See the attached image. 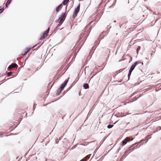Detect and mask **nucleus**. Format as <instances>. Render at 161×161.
I'll list each match as a JSON object with an SVG mask.
<instances>
[{
    "instance_id": "c03bdc74",
    "label": "nucleus",
    "mask_w": 161,
    "mask_h": 161,
    "mask_svg": "<svg viewBox=\"0 0 161 161\" xmlns=\"http://www.w3.org/2000/svg\"><path fill=\"white\" fill-rule=\"evenodd\" d=\"M151 57L152 56H153V54L152 53H151Z\"/></svg>"
},
{
    "instance_id": "4468645a",
    "label": "nucleus",
    "mask_w": 161,
    "mask_h": 161,
    "mask_svg": "<svg viewBox=\"0 0 161 161\" xmlns=\"http://www.w3.org/2000/svg\"><path fill=\"white\" fill-rule=\"evenodd\" d=\"M50 30V28L48 27L47 29L44 31V32L43 33L44 34H46L45 35L47 36V35L49 33V31Z\"/></svg>"
},
{
    "instance_id": "37998d69",
    "label": "nucleus",
    "mask_w": 161,
    "mask_h": 161,
    "mask_svg": "<svg viewBox=\"0 0 161 161\" xmlns=\"http://www.w3.org/2000/svg\"><path fill=\"white\" fill-rule=\"evenodd\" d=\"M108 49V51H109V53H110V49Z\"/></svg>"
},
{
    "instance_id": "79ce46f5",
    "label": "nucleus",
    "mask_w": 161,
    "mask_h": 161,
    "mask_svg": "<svg viewBox=\"0 0 161 161\" xmlns=\"http://www.w3.org/2000/svg\"><path fill=\"white\" fill-rule=\"evenodd\" d=\"M145 59L146 60H148V58H146Z\"/></svg>"
},
{
    "instance_id": "cd10ccee",
    "label": "nucleus",
    "mask_w": 161,
    "mask_h": 161,
    "mask_svg": "<svg viewBox=\"0 0 161 161\" xmlns=\"http://www.w3.org/2000/svg\"><path fill=\"white\" fill-rule=\"evenodd\" d=\"M36 104L34 103V104L33 106V111H34V110L35 109V108L36 107Z\"/></svg>"
},
{
    "instance_id": "864d4df0",
    "label": "nucleus",
    "mask_w": 161,
    "mask_h": 161,
    "mask_svg": "<svg viewBox=\"0 0 161 161\" xmlns=\"http://www.w3.org/2000/svg\"><path fill=\"white\" fill-rule=\"evenodd\" d=\"M18 158V157H17V158H16V159H17Z\"/></svg>"
},
{
    "instance_id": "f257e3e1",
    "label": "nucleus",
    "mask_w": 161,
    "mask_h": 161,
    "mask_svg": "<svg viewBox=\"0 0 161 161\" xmlns=\"http://www.w3.org/2000/svg\"><path fill=\"white\" fill-rule=\"evenodd\" d=\"M132 147H131V146L126 151L125 153L124 154H123V155L121 157L120 159V161H122V160H123L124 158H126L127 155L131 152L133 151L134 149H135V147L131 148Z\"/></svg>"
},
{
    "instance_id": "6e6552de",
    "label": "nucleus",
    "mask_w": 161,
    "mask_h": 161,
    "mask_svg": "<svg viewBox=\"0 0 161 161\" xmlns=\"http://www.w3.org/2000/svg\"><path fill=\"white\" fill-rule=\"evenodd\" d=\"M106 32L105 31H103L99 35V37H98L97 39L101 40L104 38L105 36L106 35Z\"/></svg>"
},
{
    "instance_id": "ddd939ff",
    "label": "nucleus",
    "mask_w": 161,
    "mask_h": 161,
    "mask_svg": "<svg viewBox=\"0 0 161 161\" xmlns=\"http://www.w3.org/2000/svg\"><path fill=\"white\" fill-rule=\"evenodd\" d=\"M83 87L85 89H88L89 88V86L88 84L85 83L83 85Z\"/></svg>"
},
{
    "instance_id": "e433bc0d",
    "label": "nucleus",
    "mask_w": 161,
    "mask_h": 161,
    "mask_svg": "<svg viewBox=\"0 0 161 161\" xmlns=\"http://www.w3.org/2000/svg\"><path fill=\"white\" fill-rule=\"evenodd\" d=\"M38 44H36L35 45H34V46H33L32 47V48H34L35 47H36L37 45Z\"/></svg>"
},
{
    "instance_id": "9b49d317",
    "label": "nucleus",
    "mask_w": 161,
    "mask_h": 161,
    "mask_svg": "<svg viewBox=\"0 0 161 161\" xmlns=\"http://www.w3.org/2000/svg\"><path fill=\"white\" fill-rule=\"evenodd\" d=\"M63 7L62 4H60L58 7L56 8V11L57 12H58Z\"/></svg>"
},
{
    "instance_id": "393cba45",
    "label": "nucleus",
    "mask_w": 161,
    "mask_h": 161,
    "mask_svg": "<svg viewBox=\"0 0 161 161\" xmlns=\"http://www.w3.org/2000/svg\"><path fill=\"white\" fill-rule=\"evenodd\" d=\"M12 75V72H8L7 73V75L8 76H10Z\"/></svg>"
},
{
    "instance_id": "bb28decb",
    "label": "nucleus",
    "mask_w": 161,
    "mask_h": 161,
    "mask_svg": "<svg viewBox=\"0 0 161 161\" xmlns=\"http://www.w3.org/2000/svg\"><path fill=\"white\" fill-rule=\"evenodd\" d=\"M4 9L3 8L0 9V14H1L2 13H3Z\"/></svg>"
},
{
    "instance_id": "052dcab7",
    "label": "nucleus",
    "mask_w": 161,
    "mask_h": 161,
    "mask_svg": "<svg viewBox=\"0 0 161 161\" xmlns=\"http://www.w3.org/2000/svg\"><path fill=\"white\" fill-rule=\"evenodd\" d=\"M142 65H143V63H142Z\"/></svg>"
},
{
    "instance_id": "b1692460",
    "label": "nucleus",
    "mask_w": 161,
    "mask_h": 161,
    "mask_svg": "<svg viewBox=\"0 0 161 161\" xmlns=\"http://www.w3.org/2000/svg\"><path fill=\"white\" fill-rule=\"evenodd\" d=\"M141 48V47L140 46H138V47L137 49H136V52L137 54L138 53V51L140 50Z\"/></svg>"
},
{
    "instance_id": "aec40b11",
    "label": "nucleus",
    "mask_w": 161,
    "mask_h": 161,
    "mask_svg": "<svg viewBox=\"0 0 161 161\" xmlns=\"http://www.w3.org/2000/svg\"><path fill=\"white\" fill-rule=\"evenodd\" d=\"M142 96V95H140L138 97H137V98H136V97H134L133 98V100L131 102H133L136 100H137V99H138L140 97H141Z\"/></svg>"
},
{
    "instance_id": "13d9d810",
    "label": "nucleus",
    "mask_w": 161,
    "mask_h": 161,
    "mask_svg": "<svg viewBox=\"0 0 161 161\" xmlns=\"http://www.w3.org/2000/svg\"><path fill=\"white\" fill-rule=\"evenodd\" d=\"M128 3H129V0H128Z\"/></svg>"
},
{
    "instance_id": "de8ad7c7",
    "label": "nucleus",
    "mask_w": 161,
    "mask_h": 161,
    "mask_svg": "<svg viewBox=\"0 0 161 161\" xmlns=\"http://www.w3.org/2000/svg\"><path fill=\"white\" fill-rule=\"evenodd\" d=\"M17 60H18V58H17L16 59V60H15V61H17Z\"/></svg>"
},
{
    "instance_id": "bf43d9fd",
    "label": "nucleus",
    "mask_w": 161,
    "mask_h": 161,
    "mask_svg": "<svg viewBox=\"0 0 161 161\" xmlns=\"http://www.w3.org/2000/svg\"><path fill=\"white\" fill-rule=\"evenodd\" d=\"M40 46H39L38 47V48Z\"/></svg>"
},
{
    "instance_id": "603ef678",
    "label": "nucleus",
    "mask_w": 161,
    "mask_h": 161,
    "mask_svg": "<svg viewBox=\"0 0 161 161\" xmlns=\"http://www.w3.org/2000/svg\"><path fill=\"white\" fill-rule=\"evenodd\" d=\"M87 68V67H86L85 68V69Z\"/></svg>"
},
{
    "instance_id": "a878e982",
    "label": "nucleus",
    "mask_w": 161,
    "mask_h": 161,
    "mask_svg": "<svg viewBox=\"0 0 161 161\" xmlns=\"http://www.w3.org/2000/svg\"><path fill=\"white\" fill-rule=\"evenodd\" d=\"M30 48H26V51L25 52L27 53L30 51Z\"/></svg>"
},
{
    "instance_id": "c9c22d12",
    "label": "nucleus",
    "mask_w": 161,
    "mask_h": 161,
    "mask_svg": "<svg viewBox=\"0 0 161 161\" xmlns=\"http://www.w3.org/2000/svg\"><path fill=\"white\" fill-rule=\"evenodd\" d=\"M57 95H59L61 93H60L58 91H57Z\"/></svg>"
},
{
    "instance_id": "5fc2aeb1",
    "label": "nucleus",
    "mask_w": 161,
    "mask_h": 161,
    "mask_svg": "<svg viewBox=\"0 0 161 161\" xmlns=\"http://www.w3.org/2000/svg\"><path fill=\"white\" fill-rule=\"evenodd\" d=\"M20 160V159L19 160H18V161H19Z\"/></svg>"
},
{
    "instance_id": "423d86ee",
    "label": "nucleus",
    "mask_w": 161,
    "mask_h": 161,
    "mask_svg": "<svg viewBox=\"0 0 161 161\" xmlns=\"http://www.w3.org/2000/svg\"><path fill=\"white\" fill-rule=\"evenodd\" d=\"M89 34V32H86L85 34H81L80 36V39L79 40L82 39V41L83 40H84V41L86 39Z\"/></svg>"
},
{
    "instance_id": "e2e57ef3",
    "label": "nucleus",
    "mask_w": 161,
    "mask_h": 161,
    "mask_svg": "<svg viewBox=\"0 0 161 161\" xmlns=\"http://www.w3.org/2000/svg\"><path fill=\"white\" fill-rule=\"evenodd\" d=\"M69 1V0H68Z\"/></svg>"
},
{
    "instance_id": "6ab92c4d",
    "label": "nucleus",
    "mask_w": 161,
    "mask_h": 161,
    "mask_svg": "<svg viewBox=\"0 0 161 161\" xmlns=\"http://www.w3.org/2000/svg\"><path fill=\"white\" fill-rule=\"evenodd\" d=\"M56 23H59V24H58L57 25V27H58L59 26H60L63 23V22H61L59 21H55Z\"/></svg>"
},
{
    "instance_id": "5701e85b",
    "label": "nucleus",
    "mask_w": 161,
    "mask_h": 161,
    "mask_svg": "<svg viewBox=\"0 0 161 161\" xmlns=\"http://www.w3.org/2000/svg\"><path fill=\"white\" fill-rule=\"evenodd\" d=\"M114 126V125H108L107 126V128L108 129H111Z\"/></svg>"
},
{
    "instance_id": "49530a36",
    "label": "nucleus",
    "mask_w": 161,
    "mask_h": 161,
    "mask_svg": "<svg viewBox=\"0 0 161 161\" xmlns=\"http://www.w3.org/2000/svg\"><path fill=\"white\" fill-rule=\"evenodd\" d=\"M20 68H21V67H20L19 68V69H19V70H20Z\"/></svg>"
},
{
    "instance_id": "f704fd0d",
    "label": "nucleus",
    "mask_w": 161,
    "mask_h": 161,
    "mask_svg": "<svg viewBox=\"0 0 161 161\" xmlns=\"http://www.w3.org/2000/svg\"><path fill=\"white\" fill-rule=\"evenodd\" d=\"M59 142V141H58V140L57 139L55 143L56 144H58Z\"/></svg>"
},
{
    "instance_id": "2f4dec72",
    "label": "nucleus",
    "mask_w": 161,
    "mask_h": 161,
    "mask_svg": "<svg viewBox=\"0 0 161 161\" xmlns=\"http://www.w3.org/2000/svg\"><path fill=\"white\" fill-rule=\"evenodd\" d=\"M137 92H133L132 94L130 96V97H132V96H133L134 95L136 94V93H137Z\"/></svg>"
},
{
    "instance_id": "4be33fe9",
    "label": "nucleus",
    "mask_w": 161,
    "mask_h": 161,
    "mask_svg": "<svg viewBox=\"0 0 161 161\" xmlns=\"http://www.w3.org/2000/svg\"><path fill=\"white\" fill-rule=\"evenodd\" d=\"M91 154H89L87 156H86L85 158L86 159L85 161H86L87 160H88L90 158Z\"/></svg>"
},
{
    "instance_id": "a211bd4d",
    "label": "nucleus",
    "mask_w": 161,
    "mask_h": 161,
    "mask_svg": "<svg viewBox=\"0 0 161 161\" xmlns=\"http://www.w3.org/2000/svg\"><path fill=\"white\" fill-rule=\"evenodd\" d=\"M69 2L68 0H64L63 1L62 3V5L63 4L64 5H66Z\"/></svg>"
},
{
    "instance_id": "f03ea898",
    "label": "nucleus",
    "mask_w": 161,
    "mask_h": 161,
    "mask_svg": "<svg viewBox=\"0 0 161 161\" xmlns=\"http://www.w3.org/2000/svg\"><path fill=\"white\" fill-rule=\"evenodd\" d=\"M69 77L66 80L64 81L63 83L62 84L61 86L58 88V91L60 93H61L62 91L63 90L64 88L67 85L69 80Z\"/></svg>"
},
{
    "instance_id": "a19ab883",
    "label": "nucleus",
    "mask_w": 161,
    "mask_h": 161,
    "mask_svg": "<svg viewBox=\"0 0 161 161\" xmlns=\"http://www.w3.org/2000/svg\"><path fill=\"white\" fill-rule=\"evenodd\" d=\"M97 73H96L92 77H91V78L94 75H95L97 74Z\"/></svg>"
},
{
    "instance_id": "dca6fc26",
    "label": "nucleus",
    "mask_w": 161,
    "mask_h": 161,
    "mask_svg": "<svg viewBox=\"0 0 161 161\" xmlns=\"http://www.w3.org/2000/svg\"><path fill=\"white\" fill-rule=\"evenodd\" d=\"M132 71H131V70L130 69L129 70V73H128V80H127V81H128V80H129L130 78V76L131 75Z\"/></svg>"
},
{
    "instance_id": "9d476101",
    "label": "nucleus",
    "mask_w": 161,
    "mask_h": 161,
    "mask_svg": "<svg viewBox=\"0 0 161 161\" xmlns=\"http://www.w3.org/2000/svg\"><path fill=\"white\" fill-rule=\"evenodd\" d=\"M18 65L16 64L13 63L10 65L8 67V69H11L13 68L17 67Z\"/></svg>"
},
{
    "instance_id": "4d7b16f0",
    "label": "nucleus",
    "mask_w": 161,
    "mask_h": 161,
    "mask_svg": "<svg viewBox=\"0 0 161 161\" xmlns=\"http://www.w3.org/2000/svg\"><path fill=\"white\" fill-rule=\"evenodd\" d=\"M80 95V93H79V95Z\"/></svg>"
},
{
    "instance_id": "72a5a7b5",
    "label": "nucleus",
    "mask_w": 161,
    "mask_h": 161,
    "mask_svg": "<svg viewBox=\"0 0 161 161\" xmlns=\"http://www.w3.org/2000/svg\"><path fill=\"white\" fill-rule=\"evenodd\" d=\"M58 29V27H57V26L54 29V31H55V32H56Z\"/></svg>"
},
{
    "instance_id": "f8f14e48",
    "label": "nucleus",
    "mask_w": 161,
    "mask_h": 161,
    "mask_svg": "<svg viewBox=\"0 0 161 161\" xmlns=\"http://www.w3.org/2000/svg\"><path fill=\"white\" fill-rule=\"evenodd\" d=\"M80 3H79L77 7L75 8L74 12L78 13L80 11Z\"/></svg>"
},
{
    "instance_id": "1a4fd4ad",
    "label": "nucleus",
    "mask_w": 161,
    "mask_h": 161,
    "mask_svg": "<svg viewBox=\"0 0 161 161\" xmlns=\"http://www.w3.org/2000/svg\"><path fill=\"white\" fill-rule=\"evenodd\" d=\"M148 141V140H147V139H145V140L143 139V140H141V141H140V142H137V143H135L134 144H133V145H131V147H133L135 145H136L137 144L142 143V144H143L144 143V142L145 141V143H147V142Z\"/></svg>"
},
{
    "instance_id": "39448f33",
    "label": "nucleus",
    "mask_w": 161,
    "mask_h": 161,
    "mask_svg": "<svg viewBox=\"0 0 161 161\" xmlns=\"http://www.w3.org/2000/svg\"><path fill=\"white\" fill-rule=\"evenodd\" d=\"M98 40H96V41H95L94 43L95 45L92 47V50L90 52V53H93L94 50L97 48V46L98 45V44L100 43L101 40H100V39Z\"/></svg>"
},
{
    "instance_id": "ea45409f",
    "label": "nucleus",
    "mask_w": 161,
    "mask_h": 161,
    "mask_svg": "<svg viewBox=\"0 0 161 161\" xmlns=\"http://www.w3.org/2000/svg\"><path fill=\"white\" fill-rule=\"evenodd\" d=\"M124 24H121V25H119V27L120 28H121V26L123 25Z\"/></svg>"
},
{
    "instance_id": "20e7f679",
    "label": "nucleus",
    "mask_w": 161,
    "mask_h": 161,
    "mask_svg": "<svg viewBox=\"0 0 161 161\" xmlns=\"http://www.w3.org/2000/svg\"><path fill=\"white\" fill-rule=\"evenodd\" d=\"M133 139L132 138V137H126L122 142V146L125 145L128 142H129L130 141H132Z\"/></svg>"
},
{
    "instance_id": "8fccbe9b",
    "label": "nucleus",
    "mask_w": 161,
    "mask_h": 161,
    "mask_svg": "<svg viewBox=\"0 0 161 161\" xmlns=\"http://www.w3.org/2000/svg\"><path fill=\"white\" fill-rule=\"evenodd\" d=\"M75 148V147L74 146L73 147V148Z\"/></svg>"
},
{
    "instance_id": "412c9836",
    "label": "nucleus",
    "mask_w": 161,
    "mask_h": 161,
    "mask_svg": "<svg viewBox=\"0 0 161 161\" xmlns=\"http://www.w3.org/2000/svg\"><path fill=\"white\" fill-rule=\"evenodd\" d=\"M78 13L74 12V13L72 15V18H73L74 19H75V17L77 15Z\"/></svg>"
},
{
    "instance_id": "58836bf2",
    "label": "nucleus",
    "mask_w": 161,
    "mask_h": 161,
    "mask_svg": "<svg viewBox=\"0 0 161 161\" xmlns=\"http://www.w3.org/2000/svg\"><path fill=\"white\" fill-rule=\"evenodd\" d=\"M120 148H119V149H118V151H117V153H118L119 150H120Z\"/></svg>"
},
{
    "instance_id": "7c9ffc66",
    "label": "nucleus",
    "mask_w": 161,
    "mask_h": 161,
    "mask_svg": "<svg viewBox=\"0 0 161 161\" xmlns=\"http://www.w3.org/2000/svg\"><path fill=\"white\" fill-rule=\"evenodd\" d=\"M157 130H161V126H158L157 128Z\"/></svg>"
},
{
    "instance_id": "6e6d98bb",
    "label": "nucleus",
    "mask_w": 161,
    "mask_h": 161,
    "mask_svg": "<svg viewBox=\"0 0 161 161\" xmlns=\"http://www.w3.org/2000/svg\"><path fill=\"white\" fill-rule=\"evenodd\" d=\"M108 32H107V35L108 34Z\"/></svg>"
},
{
    "instance_id": "a18cd8bd",
    "label": "nucleus",
    "mask_w": 161,
    "mask_h": 161,
    "mask_svg": "<svg viewBox=\"0 0 161 161\" xmlns=\"http://www.w3.org/2000/svg\"><path fill=\"white\" fill-rule=\"evenodd\" d=\"M114 22H116V20H114Z\"/></svg>"
},
{
    "instance_id": "c85d7f7f",
    "label": "nucleus",
    "mask_w": 161,
    "mask_h": 161,
    "mask_svg": "<svg viewBox=\"0 0 161 161\" xmlns=\"http://www.w3.org/2000/svg\"><path fill=\"white\" fill-rule=\"evenodd\" d=\"M137 144V145L136 146H135V147H134L133 148L135 147V149H136V148H139V147H140L141 145H139V146H138V144Z\"/></svg>"
},
{
    "instance_id": "4c0bfd02",
    "label": "nucleus",
    "mask_w": 161,
    "mask_h": 161,
    "mask_svg": "<svg viewBox=\"0 0 161 161\" xmlns=\"http://www.w3.org/2000/svg\"><path fill=\"white\" fill-rule=\"evenodd\" d=\"M62 138V136H61V137H60L59 138V140H60Z\"/></svg>"
},
{
    "instance_id": "f3484780",
    "label": "nucleus",
    "mask_w": 161,
    "mask_h": 161,
    "mask_svg": "<svg viewBox=\"0 0 161 161\" xmlns=\"http://www.w3.org/2000/svg\"><path fill=\"white\" fill-rule=\"evenodd\" d=\"M45 35L46 34H44V33H43V34L42 35L40 38L39 39L40 40H42L44 38L47 37V36H46Z\"/></svg>"
},
{
    "instance_id": "7ed1b4c3",
    "label": "nucleus",
    "mask_w": 161,
    "mask_h": 161,
    "mask_svg": "<svg viewBox=\"0 0 161 161\" xmlns=\"http://www.w3.org/2000/svg\"><path fill=\"white\" fill-rule=\"evenodd\" d=\"M67 16V14H65V13H62L61 15L58 18L57 21L61 22H63L65 20Z\"/></svg>"
},
{
    "instance_id": "680f3d73",
    "label": "nucleus",
    "mask_w": 161,
    "mask_h": 161,
    "mask_svg": "<svg viewBox=\"0 0 161 161\" xmlns=\"http://www.w3.org/2000/svg\"><path fill=\"white\" fill-rule=\"evenodd\" d=\"M97 69V67H96V68H95V69Z\"/></svg>"
},
{
    "instance_id": "09e8293b",
    "label": "nucleus",
    "mask_w": 161,
    "mask_h": 161,
    "mask_svg": "<svg viewBox=\"0 0 161 161\" xmlns=\"http://www.w3.org/2000/svg\"><path fill=\"white\" fill-rule=\"evenodd\" d=\"M64 140H67V139H66V138H65L64 139Z\"/></svg>"
},
{
    "instance_id": "0eeeda50",
    "label": "nucleus",
    "mask_w": 161,
    "mask_h": 161,
    "mask_svg": "<svg viewBox=\"0 0 161 161\" xmlns=\"http://www.w3.org/2000/svg\"><path fill=\"white\" fill-rule=\"evenodd\" d=\"M141 63L140 62H139V61H136L135 62L134 64H133L131 66L130 69L131 70V71H133V70L135 69V67L139 64Z\"/></svg>"
},
{
    "instance_id": "3c124183",
    "label": "nucleus",
    "mask_w": 161,
    "mask_h": 161,
    "mask_svg": "<svg viewBox=\"0 0 161 161\" xmlns=\"http://www.w3.org/2000/svg\"><path fill=\"white\" fill-rule=\"evenodd\" d=\"M80 161H84V160L83 159H81Z\"/></svg>"
},
{
    "instance_id": "c756f323",
    "label": "nucleus",
    "mask_w": 161,
    "mask_h": 161,
    "mask_svg": "<svg viewBox=\"0 0 161 161\" xmlns=\"http://www.w3.org/2000/svg\"><path fill=\"white\" fill-rule=\"evenodd\" d=\"M125 68H124L122 69H121L120 70H119V73H120L121 72H122L123 70H125Z\"/></svg>"
},
{
    "instance_id": "2eb2a0df",
    "label": "nucleus",
    "mask_w": 161,
    "mask_h": 161,
    "mask_svg": "<svg viewBox=\"0 0 161 161\" xmlns=\"http://www.w3.org/2000/svg\"><path fill=\"white\" fill-rule=\"evenodd\" d=\"M12 0H8L5 4L6 8H7L8 5L11 3Z\"/></svg>"
},
{
    "instance_id": "473e14b6",
    "label": "nucleus",
    "mask_w": 161,
    "mask_h": 161,
    "mask_svg": "<svg viewBox=\"0 0 161 161\" xmlns=\"http://www.w3.org/2000/svg\"><path fill=\"white\" fill-rule=\"evenodd\" d=\"M27 54V53H26V52L25 51V52L24 53H21V55L23 56H24L25 55H26Z\"/></svg>"
}]
</instances>
